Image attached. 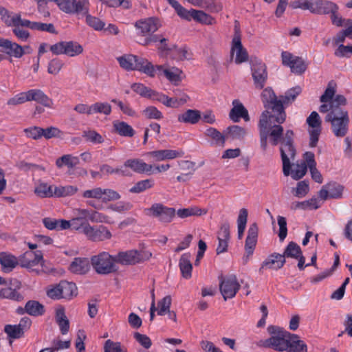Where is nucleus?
<instances>
[{
  "instance_id": "603ef678",
  "label": "nucleus",
  "mask_w": 352,
  "mask_h": 352,
  "mask_svg": "<svg viewBox=\"0 0 352 352\" xmlns=\"http://www.w3.org/2000/svg\"><path fill=\"white\" fill-rule=\"evenodd\" d=\"M54 189V187L53 186H49L46 183H41L35 188L34 192L42 198L52 197L55 196Z\"/></svg>"
},
{
  "instance_id": "f3484780",
  "label": "nucleus",
  "mask_w": 352,
  "mask_h": 352,
  "mask_svg": "<svg viewBox=\"0 0 352 352\" xmlns=\"http://www.w3.org/2000/svg\"><path fill=\"white\" fill-rule=\"evenodd\" d=\"M236 50H237L235 58V63L236 64H241L248 60V54L247 50L242 45L241 32L236 28H234V34L232 41V54H233L234 51Z\"/></svg>"
},
{
  "instance_id": "39448f33",
  "label": "nucleus",
  "mask_w": 352,
  "mask_h": 352,
  "mask_svg": "<svg viewBox=\"0 0 352 352\" xmlns=\"http://www.w3.org/2000/svg\"><path fill=\"white\" fill-rule=\"evenodd\" d=\"M151 256V252L148 251H138L136 250L121 251L115 255L116 264L133 265L148 260Z\"/></svg>"
},
{
  "instance_id": "f03ea898",
  "label": "nucleus",
  "mask_w": 352,
  "mask_h": 352,
  "mask_svg": "<svg viewBox=\"0 0 352 352\" xmlns=\"http://www.w3.org/2000/svg\"><path fill=\"white\" fill-rule=\"evenodd\" d=\"M117 60L120 67L125 70H138L151 77L155 76V70L154 66L144 58L133 54H124L118 57Z\"/></svg>"
},
{
  "instance_id": "37998d69",
  "label": "nucleus",
  "mask_w": 352,
  "mask_h": 352,
  "mask_svg": "<svg viewBox=\"0 0 352 352\" xmlns=\"http://www.w3.org/2000/svg\"><path fill=\"white\" fill-rule=\"evenodd\" d=\"M282 256H284V258L286 260L287 258H297L302 254L300 247L295 242L291 241L288 243L284 250Z\"/></svg>"
},
{
  "instance_id": "338daca9",
  "label": "nucleus",
  "mask_w": 352,
  "mask_h": 352,
  "mask_svg": "<svg viewBox=\"0 0 352 352\" xmlns=\"http://www.w3.org/2000/svg\"><path fill=\"white\" fill-rule=\"evenodd\" d=\"M86 22L90 27L98 31L104 29L105 25L104 22L96 16H92L87 14H86Z\"/></svg>"
},
{
  "instance_id": "a18cd8bd",
  "label": "nucleus",
  "mask_w": 352,
  "mask_h": 352,
  "mask_svg": "<svg viewBox=\"0 0 352 352\" xmlns=\"http://www.w3.org/2000/svg\"><path fill=\"white\" fill-rule=\"evenodd\" d=\"M248 212L245 208H241L237 218L238 239H241L246 228Z\"/></svg>"
},
{
  "instance_id": "0eeeda50",
  "label": "nucleus",
  "mask_w": 352,
  "mask_h": 352,
  "mask_svg": "<svg viewBox=\"0 0 352 352\" xmlns=\"http://www.w3.org/2000/svg\"><path fill=\"white\" fill-rule=\"evenodd\" d=\"M146 215L157 219L160 223L168 224L172 222L176 214L174 208L168 207L161 203H155L144 210Z\"/></svg>"
},
{
  "instance_id": "6e6d98bb",
  "label": "nucleus",
  "mask_w": 352,
  "mask_h": 352,
  "mask_svg": "<svg viewBox=\"0 0 352 352\" xmlns=\"http://www.w3.org/2000/svg\"><path fill=\"white\" fill-rule=\"evenodd\" d=\"M78 190V188L74 186H54V193L55 197H66L74 195Z\"/></svg>"
},
{
  "instance_id": "13d9d810",
  "label": "nucleus",
  "mask_w": 352,
  "mask_h": 352,
  "mask_svg": "<svg viewBox=\"0 0 352 352\" xmlns=\"http://www.w3.org/2000/svg\"><path fill=\"white\" fill-rule=\"evenodd\" d=\"M4 331L7 333L8 336L12 339H19L22 338L24 335L23 331L16 324H6L4 327Z\"/></svg>"
},
{
  "instance_id": "4468645a",
  "label": "nucleus",
  "mask_w": 352,
  "mask_h": 352,
  "mask_svg": "<svg viewBox=\"0 0 352 352\" xmlns=\"http://www.w3.org/2000/svg\"><path fill=\"white\" fill-rule=\"evenodd\" d=\"M293 147L294 149V156H292L290 155V153H289V151H286L285 152V155L288 158V162H289V165H288V167L287 169V172L285 171V168L284 169V167H285L284 162H283V157H281V160L283 162V172L284 175L288 176V175H291L292 177L294 179L298 180V179H301L306 174L307 169L306 163H301L300 164H297L296 167L294 170H291L292 164H291L290 160H294L295 158L296 154V150L294 146V135L293 136ZM280 156H282L281 151H280Z\"/></svg>"
},
{
  "instance_id": "de8ad7c7",
  "label": "nucleus",
  "mask_w": 352,
  "mask_h": 352,
  "mask_svg": "<svg viewBox=\"0 0 352 352\" xmlns=\"http://www.w3.org/2000/svg\"><path fill=\"white\" fill-rule=\"evenodd\" d=\"M157 69L160 72H162L166 78L172 82H177L181 80L179 75L182 73V71L177 68L173 67L172 69H164L162 65H158L157 66Z\"/></svg>"
},
{
  "instance_id": "bb28decb",
  "label": "nucleus",
  "mask_w": 352,
  "mask_h": 352,
  "mask_svg": "<svg viewBox=\"0 0 352 352\" xmlns=\"http://www.w3.org/2000/svg\"><path fill=\"white\" fill-rule=\"evenodd\" d=\"M338 5L331 1L328 0H316L314 1L313 10L311 13L316 14H330Z\"/></svg>"
},
{
  "instance_id": "a878e982",
  "label": "nucleus",
  "mask_w": 352,
  "mask_h": 352,
  "mask_svg": "<svg viewBox=\"0 0 352 352\" xmlns=\"http://www.w3.org/2000/svg\"><path fill=\"white\" fill-rule=\"evenodd\" d=\"M233 108L230 110L229 116L230 119L237 122L240 118H243L245 121L250 120V116L248 110L245 108L243 104L237 100H234L232 102Z\"/></svg>"
},
{
  "instance_id": "864d4df0",
  "label": "nucleus",
  "mask_w": 352,
  "mask_h": 352,
  "mask_svg": "<svg viewBox=\"0 0 352 352\" xmlns=\"http://www.w3.org/2000/svg\"><path fill=\"white\" fill-rule=\"evenodd\" d=\"M327 188L329 190L330 199H340L342 197V193L344 189V186L333 182L327 184Z\"/></svg>"
},
{
  "instance_id": "680f3d73",
  "label": "nucleus",
  "mask_w": 352,
  "mask_h": 352,
  "mask_svg": "<svg viewBox=\"0 0 352 352\" xmlns=\"http://www.w3.org/2000/svg\"><path fill=\"white\" fill-rule=\"evenodd\" d=\"M100 1L111 8L122 7L129 9L131 7V0H100Z\"/></svg>"
},
{
  "instance_id": "2eb2a0df",
  "label": "nucleus",
  "mask_w": 352,
  "mask_h": 352,
  "mask_svg": "<svg viewBox=\"0 0 352 352\" xmlns=\"http://www.w3.org/2000/svg\"><path fill=\"white\" fill-rule=\"evenodd\" d=\"M83 234L92 241H102L111 237L110 231L103 226L96 227L86 224Z\"/></svg>"
},
{
  "instance_id": "393cba45",
  "label": "nucleus",
  "mask_w": 352,
  "mask_h": 352,
  "mask_svg": "<svg viewBox=\"0 0 352 352\" xmlns=\"http://www.w3.org/2000/svg\"><path fill=\"white\" fill-rule=\"evenodd\" d=\"M135 27L140 30L142 36L153 34L159 28L157 20L155 18L138 21L135 24Z\"/></svg>"
},
{
  "instance_id": "ddd939ff",
  "label": "nucleus",
  "mask_w": 352,
  "mask_h": 352,
  "mask_svg": "<svg viewBox=\"0 0 352 352\" xmlns=\"http://www.w3.org/2000/svg\"><path fill=\"white\" fill-rule=\"evenodd\" d=\"M283 64L290 67L291 71L296 74H302L307 67V65L302 57L295 56L289 52L281 54Z\"/></svg>"
},
{
  "instance_id": "4d7b16f0",
  "label": "nucleus",
  "mask_w": 352,
  "mask_h": 352,
  "mask_svg": "<svg viewBox=\"0 0 352 352\" xmlns=\"http://www.w3.org/2000/svg\"><path fill=\"white\" fill-rule=\"evenodd\" d=\"M91 114L103 113L106 116L111 113V106L108 102H96L91 105Z\"/></svg>"
},
{
  "instance_id": "5fc2aeb1",
  "label": "nucleus",
  "mask_w": 352,
  "mask_h": 352,
  "mask_svg": "<svg viewBox=\"0 0 352 352\" xmlns=\"http://www.w3.org/2000/svg\"><path fill=\"white\" fill-rule=\"evenodd\" d=\"M153 181L152 179H146L141 180L135 184V185L129 189L131 193H140L147 189L153 186Z\"/></svg>"
},
{
  "instance_id": "052dcab7",
  "label": "nucleus",
  "mask_w": 352,
  "mask_h": 352,
  "mask_svg": "<svg viewBox=\"0 0 352 352\" xmlns=\"http://www.w3.org/2000/svg\"><path fill=\"white\" fill-rule=\"evenodd\" d=\"M133 205L129 201H119L115 204H111L108 208L113 212H125L131 210Z\"/></svg>"
},
{
  "instance_id": "4c0bfd02",
  "label": "nucleus",
  "mask_w": 352,
  "mask_h": 352,
  "mask_svg": "<svg viewBox=\"0 0 352 352\" xmlns=\"http://www.w3.org/2000/svg\"><path fill=\"white\" fill-rule=\"evenodd\" d=\"M287 352H307V344L299 340V337L296 334H292L289 341Z\"/></svg>"
},
{
  "instance_id": "412c9836",
  "label": "nucleus",
  "mask_w": 352,
  "mask_h": 352,
  "mask_svg": "<svg viewBox=\"0 0 352 352\" xmlns=\"http://www.w3.org/2000/svg\"><path fill=\"white\" fill-rule=\"evenodd\" d=\"M286 261L284 256L279 253H273L262 263L259 272H261L263 269H271L278 270L281 269L285 264Z\"/></svg>"
},
{
  "instance_id": "49530a36",
  "label": "nucleus",
  "mask_w": 352,
  "mask_h": 352,
  "mask_svg": "<svg viewBox=\"0 0 352 352\" xmlns=\"http://www.w3.org/2000/svg\"><path fill=\"white\" fill-rule=\"evenodd\" d=\"M301 91L300 87L296 86L287 90L284 96H280V100L283 102V106L288 105L294 101L296 97L301 93Z\"/></svg>"
},
{
  "instance_id": "5701e85b",
  "label": "nucleus",
  "mask_w": 352,
  "mask_h": 352,
  "mask_svg": "<svg viewBox=\"0 0 352 352\" xmlns=\"http://www.w3.org/2000/svg\"><path fill=\"white\" fill-rule=\"evenodd\" d=\"M1 47L3 48L2 52L16 58H21L25 54L23 46L6 38H3Z\"/></svg>"
},
{
  "instance_id": "dca6fc26",
  "label": "nucleus",
  "mask_w": 352,
  "mask_h": 352,
  "mask_svg": "<svg viewBox=\"0 0 352 352\" xmlns=\"http://www.w3.org/2000/svg\"><path fill=\"white\" fill-rule=\"evenodd\" d=\"M258 228L256 223H252L248 230V236L245 243L246 255L243 257L245 263L248 262L249 256L253 254L257 243Z\"/></svg>"
},
{
  "instance_id": "473e14b6",
  "label": "nucleus",
  "mask_w": 352,
  "mask_h": 352,
  "mask_svg": "<svg viewBox=\"0 0 352 352\" xmlns=\"http://www.w3.org/2000/svg\"><path fill=\"white\" fill-rule=\"evenodd\" d=\"M192 5L206 9L211 12H219L222 10V5L217 0H192Z\"/></svg>"
},
{
  "instance_id": "6ab92c4d",
  "label": "nucleus",
  "mask_w": 352,
  "mask_h": 352,
  "mask_svg": "<svg viewBox=\"0 0 352 352\" xmlns=\"http://www.w3.org/2000/svg\"><path fill=\"white\" fill-rule=\"evenodd\" d=\"M230 238V223L226 221L221 224L220 230L218 232L217 239L219 244L216 250L217 254L227 252Z\"/></svg>"
},
{
  "instance_id": "69168bd1",
  "label": "nucleus",
  "mask_w": 352,
  "mask_h": 352,
  "mask_svg": "<svg viewBox=\"0 0 352 352\" xmlns=\"http://www.w3.org/2000/svg\"><path fill=\"white\" fill-rule=\"evenodd\" d=\"M121 195L118 192L111 188H104L102 201L104 203L119 200Z\"/></svg>"
},
{
  "instance_id": "58836bf2",
  "label": "nucleus",
  "mask_w": 352,
  "mask_h": 352,
  "mask_svg": "<svg viewBox=\"0 0 352 352\" xmlns=\"http://www.w3.org/2000/svg\"><path fill=\"white\" fill-rule=\"evenodd\" d=\"M58 287L61 289L63 298L70 299L76 295L77 287L74 283L61 280L58 283Z\"/></svg>"
},
{
  "instance_id": "79ce46f5",
  "label": "nucleus",
  "mask_w": 352,
  "mask_h": 352,
  "mask_svg": "<svg viewBox=\"0 0 352 352\" xmlns=\"http://www.w3.org/2000/svg\"><path fill=\"white\" fill-rule=\"evenodd\" d=\"M27 25L30 26V29L33 30H38L41 32H46L53 34H57L58 32L56 30L53 23H45L36 21H31L26 23Z\"/></svg>"
},
{
  "instance_id": "f8f14e48",
  "label": "nucleus",
  "mask_w": 352,
  "mask_h": 352,
  "mask_svg": "<svg viewBox=\"0 0 352 352\" xmlns=\"http://www.w3.org/2000/svg\"><path fill=\"white\" fill-rule=\"evenodd\" d=\"M41 261H43V256L41 250H36L35 252L26 251L19 256L18 264H19L21 267L27 268L30 271L38 274L40 270L34 269L33 267L38 265Z\"/></svg>"
},
{
  "instance_id": "7c9ffc66",
  "label": "nucleus",
  "mask_w": 352,
  "mask_h": 352,
  "mask_svg": "<svg viewBox=\"0 0 352 352\" xmlns=\"http://www.w3.org/2000/svg\"><path fill=\"white\" fill-rule=\"evenodd\" d=\"M204 135L212 140L211 143L212 145L224 146L226 140V133H224V132L221 133L217 129L209 127L205 131Z\"/></svg>"
},
{
  "instance_id": "774afa93",
  "label": "nucleus",
  "mask_w": 352,
  "mask_h": 352,
  "mask_svg": "<svg viewBox=\"0 0 352 352\" xmlns=\"http://www.w3.org/2000/svg\"><path fill=\"white\" fill-rule=\"evenodd\" d=\"M159 310L157 314L160 316H164L167 311H169L170 307L171 305V297L170 296H166L157 303Z\"/></svg>"
},
{
  "instance_id": "c03bdc74",
  "label": "nucleus",
  "mask_w": 352,
  "mask_h": 352,
  "mask_svg": "<svg viewBox=\"0 0 352 352\" xmlns=\"http://www.w3.org/2000/svg\"><path fill=\"white\" fill-rule=\"evenodd\" d=\"M192 19L200 23L212 25L215 23L214 19L203 10H198L192 8Z\"/></svg>"
},
{
  "instance_id": "6e6552de",
  "label": "nucleus",
  "mask_w": 352,
  "mask_h": 352,
  "mask_svg": "<svg viewBox=\"0 0 352 352\" xmlns=\"http://www.w3.org/2000/svg\"><path fill=\"white\" fill-rule=\"evenodd\" d=\"M250 65L254 85L256 89H262L267 80V67L256 57L251 58Z\"/></svg>"
},
{
  "instance_id": "a211bd4d",
  "label": "nucleus",
  "mask_w": 352,
  "mask_h": 352,
  "mask_svg": "<svg viewBox=\"0 0 352 352\" xmlns=\"http://www.w3.org/2000/svg\"><path fill=\"white\" fill-rule=\"evenodd\" d=\"M184 154V153L182 150L162 149L148 152L146 155L156 162H160L182 157Z\"/></svg>"
},
{
  "instance_id": "20e7f679",
  "label": "nucleus",
  "mask_w": 352,
  "mask_h": 352,
  "mask_svg": "<svg viewBox=\"0 0 352 352\" xmlns=\"http://www.w3.org/2000/svg\"><path fill=\"white\" fill-rule=\"evenodd\" d=\"M91 264L98 274L107 275L118 271L115 256L109 252H102L91 257Z\"/></svg>"
},
{
  "instance_id": "9d476101",
  "label": "nucleus",
  "mask_w": 352,
  "mask_h": 352,
  "mask_svg": "<svg viewBox=\"0 0 352 352\" xmlns=\"http://www.w3.org/2000/svg\"><path fill=\"white\" fill-rule=\"evenodd\" d=\"M4 285V287L0 288V299L14 302H21L23 300V296L19 292L22 287L20 280L16 278H10Z\"/></svg>"
},
{
  "instance_id": "4be33fe9",
  "label": "nucleus",
  "mask_w": 352,
  "mask_h": 352,
  "mask_svg": "<svg viewBox=\"0 0 352 352\" xmlns=\"http://www.w3.org/2000/svg\"><path fill=\"white\" fill-rule=\"evenodd\" d=\"M28 101H35L41 105L51 108L53 105V100L48 97L41 89H32L26 91Z\"/></svg>"
},
{
  "instance_id": "0e129e2a",
  "label": "nucleus",
  "mask_w": 352,
  "mask_h": 352,
  "mask_svg": "<svg viewBox=\"0 0 352 352\" xmlns=\"http://www.w3.org/2000/svg\"><path fill=\"white\" fill-rule=\"evenodd\" d=\"M147 119L160 120L163 118L162 113L154 106H149L142 111Z\"/></svg>"
},
{
  "instance_id": "c756f323",
  "label": "nucleus",
  "mask_w": 352,
  "mask_h": 352,
  "mask_svg": "<svg viewBox=\"0 0 352 352\" xmlns=\"http://www.w3.org/2000/svg\"><path fill=\"white\" fill-rule=\"evenodd\" d=\"M0 264L2 271L9 273L18 265V259L10 254L0 252Z\"/></svg>"
},
{
  "instance_id": "e433bc0d",
  "label": "nucleus",
  "mask_w": 352,
  "mask_h": 352,
  "mask_svg": "<svg viewBox=\"0 0 352 352\" xmlns=\"http://www.w3.org/2000/svg\"><path fill=\"white\" fill-rule=\"evenodd\" d=\"M208 210L205 208H200L197 206H192L186 208L179 209L176 212V214L179 217L184 219L192 216L199 217L206 214Z\"/></svg>"
},
{
  "instance_id": "f257e3e1",
  "label": "nucleus",
  "mask_w": 352,
  "mask_h": 352,
  "mask_svg": "<svg viewBox=\"0 0 352 352\" xmlns=\"http://www.w3.org/2000/svg\"><path fill=\"white\" fill-rule=\"evenodd\" d=\"M261 100L265 110L261 113L259 122L260 145L263 151L267 148V138L273 146L280 144V151L284 162V168L287 172L289 165L288 158L285 155L287 151L292 156H294L293 136L294 133L288 129L284 132L280 124L286 120L285 107L281 100L278 99L273 89L270 87L265 88L261 94Z\"/></svg>"
},
{
  "instance_id": "423d86ee",
  "label": "nucleus",
  "mask_w": 352,
  "mask_h": 352,
  "mask_svg": "<svg viewBox=\"0 0 352 352\" xmlns=\"http://www.w3.org/2000/svg\"><path fill=\"white\" fill-rule=\"evenodd\" d=\"M268 333L271 335V348L278 351H287L292 333L276 326H269Z\"/></svg>"
},
{
  "instance_id": "b1692460",
  "label": "nucleus",
  "mask_w": 352,
  "mask_h": 352,
  "mask_svg": "<svg viewBox=\"0 0 352 352\" xmlns=\"http://www.w3.org/2000/svg\"><path fill=\"white\" fill-rule=\"evenodd\" d=\"M91 260L87 258L76 257L70 263L69 270L76 274H85L90 270Z\"/></svg>"
},
{
  "instance_id": "9b49d317",
  "label": "nucleus",
  "mask_w": 352,
  "mask_h": 352,
  "mask_svg": "<svg viewBox=\"0 0 352 352\" xmlns=\"http://www.w3.org/2000/svg\"><path fill=\"white\" fill-rule=\"evenodd\" d=\"M219 290L223 299L234 298L241 288L236 275L232 274L226 277H219Z\"/></svg>"
},
{
  "instance_id": "c85d7f7f",
  "label": "nucleus",
  "mask_w": 352,
  "mask_h": 352,
  "mask_svg": "<svg viewBox=\"0 0 352 352\" xmlns=\"http://www.w3.org/2000/svg\"><path fill=\"white\" fill-rule=\"evenodd\" d=\"M190 253L183 254L179 261V267L184 278L189 279L192 276V265L190 261Z\"/></svg>"
},
{
  "instance_id": "a19ab883",
  "label": "nucleus",
  "mask_w": 352,
  "mask_h": 352,
  "mask_svg": "<svg viewBox=\"0 0 352 352\" xmlns=\"http://www.w3.org/2000/svg\"><path fill=\"white\" fill-rule=\"evenodd\" d=\"M133 91L138 94L142 97L155 100V97L157 94L156 91L153 90L142 83H133L131 86Z\"/></svg>"
},
{
  "instance_id": "09e8293b",
  "label": "nucleus",
  "mask_w": 352,
  "mask_h": 352,
  "mask_svg": "<svg viewBox=\"0 0 352 352\" xmlns=\"http://www.w3.org/2000/svg\"><path fill=\"white\" fill-rule=\"evenodd\" d=\"M78 164V157H73L71 155H64L62 157L58 158L56 161V165L58 168H62L63 165H65L68 168H72Z\"/></svg>"
},
{
  "instance_id": "aec40b11",
  "label": "nucleus",
  "mask_w": 352,
  "mask_h": 352,
  "mask_svg": "<svg viewBox=\"0 0 352 352\" xmlns=\"http://www.w3.org/2000/svg\"><path fill=\"white\" fill-rule=\"evenodd\" d=\"M126 169L132 170L138 174L150 173L152 171L153 166L145 163L139 158H130L124 162Z\"/></svg>"
},
{
  "instance_id": "2f4dec72",
  "label": "nucleus",
  "mask_w": 352,
  "mask_h": 352,
  "mask_svg": "<svg viewBox=\"0 0 352 352\" xmlns=\"http://www.w3.org/2000/svg\"><path fill=\"white\" fill-rule=\"evenodd\" d=\"M55 320L61 333L63 335L67 333L69 330V321L65 315V309L63 307L56 309Z\"/></svg>"
},
{
  "instance_id": "cd10ccee",
  "label": "nucleus",
  "mask_w": 352,
  "mask_h": 352,
  "mask_svg": "<svg viewBox=\"0 0 352 352\" xmlns=\"http://www.w3.org/2000/svg\"><path fill=\"white\" fill-rule=\"evenodd\" d=\"M27 22H30V21L21 18V22H17L12 27V34L17 38L19 41L22 42L27 41L30 37L29 31L23 28H30V26L26 25Z\"/></svg>"
},
{
  "instance_id": "72a5a7b5",
  "label": "nucleus",
  "mask_w": 352,
  "mask_h": 352,
  "mask_svg": "<svg viewBox=\"0 0 352 352\" xmlns=\"http://www.w3.org/2000/svg\"><path fill=\"white\" fill-rule=\"evenodd\" d=\"M201 118L200 111L196 109H188L178 116L179 122L195 124Z\"/></svg>"
},
{
  "instance_id": "e2e57ef3",
  "label": "nucleus",
  "mask_w": 352,
  "mask_h": 352,
  "mask_svg": "<svg viewBox=\"0 0 352 352\" xmlns=\"http://www.w3.org/2000/svg\"><path fill=\"white\" fill-rule=\"evenodd\" d=\"M63 62L58 58H53L48 63L47 72L50 74L56 75L63 67Z\"/></svg>"
},
{
  "instance_id": "bf43d9fd",
  "label": "nucleus",
  "mask_w": 352,
  "mask_h": 352,
  "mask_svg": "<svg viewBox=\"0 0 352 352\" xmlns=\"http://www.w3.org/2000/svg\"><path fill=\"white\" fill-rule=\"evenodd\" d=\"M104 352H126V349L119 342L107 340L104 344Z\"/></svg>"
},
{
  "instance_id": "1a4fd4ad",
  "label": "nucleus",
  "mask_w": 352,
  "mask_h": 352,
  "mask_svg": "<svg viewBox=\"0 0 352 352\" xmlns=\"http://www.w3.org/2000/svg\"><path fill=\"white\" fill-rule=\"evenodd\" d=\"M58 8L67 14H88V0H52Z\"/></svg>"
},
{
  "instance_id": "7ed1b4c3",
  "label": "nucleus",
  "mask_w": 352,
  "mask_h": 352,
  "mask_svg": "<svg viewBox=\"0 0 352 352\" xmlns=\"http://www.w3.org/2000/svg\"><path fill=\"white\" fill-rule=\"evenodd\" d=\"M324 121L331 123L335 136L343 138L347 134L350 119L346 110L334 109L326 115Z\"/></svg>"
},
{
  "instance_id": "8fccbe9b",
  "label": "nucleus",
  "mask_w": 352,
  "mask_h": 352,
  "mask_svg": "<svg viewBox=\"0 0 352 352\" xmlns=\"http://www.w3.org/2000/svg\"><path fill=\"white\" fill-rule=\"evenodd\" d=\"M82 52L83 47L78 42L73 41H65V55L73 57L82 54Z\"/></svg>"
},
{
  "instance_id": "3c124183",
  "label": "nucleus",
  "mask_w": 352,
  "mask_h": 352,
  "mask_svg": "<svg viewBox=\"0 0 352 352\" xmlns=\"http://www.w3.org/2000/svg\"><path fill=\"white\" fill-rule=\"evenodd\" d=\"M154 100L162 103L167 107L177 108L179 107V102L177 98H169L168 96L160 92H157Z\"/></svg>"
},
{
  "instance_id": "f704fd0d",
  "label": "nucleus",
  "mask_w": 352,
  "mask_h": 352,
  "mask_svg": "<svg viewBox=\"0 0 352 352\" xmlns=\"http://www.w3.org/2000/svg\"><path fill=\"white\" fill-rule=\"evenodd\" d=\"M26 314L32 316H43L45 312L43 305L37 300H30L25 303Z\"/></svg>"
},
{
  "instance_id": "ea45409f",
  "label": "nucleus",
  "mask_w": 352,
  "mask_h": 352,
  "mask_svg": "<svg viewBox=\"0 0 352 352\" xmlns=\"http://www.w3.org/2000/svg\"><path fill=\"white\" fill-rule=\"evenodd\" d=\"M113 126L115 131L121 136L133 137L135 135L134 129L125 122H114Z\"/></svg>"
},
{
  "instance_id": "c9c22d12",
  "label": "nucleus",
  "mask_w": 352,
  "mask_h": 352,
  "mask_svg": "<svg viewBox=\"0 0 352 352\" xmlns=\"http://www.w3.org/2000/svg\"><path fill=\"white\" fill-rule=\"evenodd\" d=\"M224 133H226V139L241 140L245 138L247 132L243 127L238 125H232L227 127L226 130H224Z\"/></svg>"
}]
</instances>
